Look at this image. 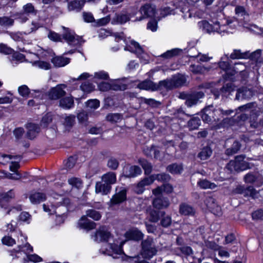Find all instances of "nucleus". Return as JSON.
<instances>
[{
	"instance_id": "23",
	"label": "nucleus",
	"mask_w": 263,
	"mask_h": 263,
	"mask_svg": "<svg viewBox=\"0 0 263 263\" xmlns=\"http://www.w3.org/2000/svg\"><path fill=\"white\" fill-rule=\"evenodd\" d=\"M15 194L13 190H10L7 193L0 194V205L2 208L6 209V203L9 202L11 199L14 198Z\"/></svg>"
},
{
	"instance_id": "6",
	"label": "nucleus",
	"mask_w": 263,
	"mask_h": 263,
	"mask_svg": "<svg viewBox=\"0 0 263 263\" xmlns=\"http://www.w3.org/2000/svg\"><path fill=\"white\" fill-rule=\"evenodd\" d=\"M67 87L65 84H58L55 87H52L49 91L48 95L51 100H58L66 95V91L64 90Z\"/></svg>"
},
{
	"instance_id": "32",
	"label": "nucleus",
	"mask_w": 263,
	"mask_h": 263,
	"mask_svg": "<svg viewBox=\"0 0 263 263\" xmlns=\"http://www.w3.org/2000/svg\"><path fill=\"white\" fill-rule=\"evenodd\" d=\"M235 90V86L232 83H228L220 89V92L222 96L228 97Z\"/></svg>"
},
{
	"instance_id": "29",
	"label": "nucleus",
	"mask_w": 263,
	"mask_h": 263,
	"mask_svg": "<svg viewBox=\"0 0 263 263\" xmlns=\"http://www.w3.org/2000/svg\"><path fill=\"white\" fill-rule=\"evenodd\" d=\"M85 4L84 1H73L69 2L68 4V9L69 11H80Z\"/></svg>"
},
{
	"instance_id": "33",
	"label": "nucleus",
	"mask_w": 263,
	"mask_h": 263,
	"mask_svg": "<svg viewBox=\"0 0 263 263\" xmlns=\"http://www.w3.org/2000/svg\"><path fill=\"white\" fill-rule=\"evenodd\" d=\"M75 123V116L70 115L66 116L64 119L63 124L65 129L69 130Z\"/></svg>"
},
{
	"instance_id": "46",
	"label": "nucleus",
	"mask_w": 263,
	"mask_h": 263,
	"mask_svg": "<svg viewBox=\"0 0 263 263\" xmlns=\"http://www.w3.org/2000/svg\"><path fill=\"white\" fill-rule=\"evenodd\" d=\"M248 54L246 52H242L240 50L235 49L230 55L231 59H245Z\"/></svg>"
},
{
	"instance_id": "52",
	"label": "nucleus",
	"mask_w": 263,
	"mask_h": 263,
	"mask_svg": "<svg viewBox=\"0 0 263 263\" xmlns=\"http://www.w3.org/2000/svg\"><path fill=\"white\" fill-rule=\"evenodd\" d=\"M86 216L89 217L95 220H98L100 219L101 215L99 212L94 210H89L86 212Z\"/></svg>"
},
{
	"instance_id": "40",
	"label": "nucleus",
	"mask_w": 263,
	"mask_h": 263,
	"mask_svg": "<svg viewBox=\"0 0 263 263\" xmlns=\"http://www.w3.org/2000/svg\"><path fill=\"white\" fill-rule=\"evenodd\" d=\"M183 170L182 166L181 164L174 163L169 165L167 167V170L173 174H180Z\"/></svg>"
},
{
	"instance_id": "1",
	"label": "nucleus",
	"mask_w": 263,
	"mask_h": 263,
	"mask_svg": "<svg viewBox=\"0 0 263 263\" xmlns=\"http://www.w3.org/2000/svg\"><path fill=\"white\" fill-rule=\"evenodd\" d=\"M233 112L231 109L224 111L220 108H215L213 105H209L203 109L201 115L204 122L211 123L218 122L224 115H229Z\"/></svg>"
},
{
	"instance_id": "48",
	"label": "nucleus",
	"mask_w": 263,
	"mask_h": 263,
	"mask_svg": "<svg viewBox=\"0 0 263 263\" xmlns=\"http://www.w3.org/2000/svg\"><path fill=\"white\" fill-rule=\"evenodd\" d=\"M158 86V87L164 88L168 89H171L175 87L172 79L160 81L159 82V86Z\"/></svg>"
},
{
	"instance_id": "11",
	"label": "nucleus",
	"mask_w": 263,
	"mask_h": 263,
	"mask_svg": "<svg viewBox=\"0 0 263 263\" xmlns=\"http://www.w3.org/2000/svg\"><path fill=\"white\" fill-rule=\"evenodd\" d=\"M154 181V179L151 176L143 178L135 186V192L138 194H142L145 190V187L151 185Z\"/></svg>"
},
{
	"instance_id": "41",
	"label": "nucleus",
	"mask_w": 263,
	"mask_h": 263,
	"mask_svg": "<svg viewBox=\"0 0 263 263\" xmlns=\"http://www.w3.org/2000/svg\"><path fill=\"white\" fill-rule=\"evenodd\" d=\"M144 152L148 156H152L153 153L155 158L159 159L160 158V151L156 146H152L149 149L147 148L146 149H145Z\"/></svg>"
},
{
	"instance_id": "43",
	"label": "nucleus",
	"mask_w": 263,
	"mask_h": 263,
	"mask_svg": "<svg viewBox=\"0 0 263 263\" xmlns=\"http://www.w3.org/2000/svg\"><path fill=\"white\" fill-rule=\"evenodd\" d=\"M80 88L85 93H90L95 90V86L93 84L86 81L81 85Z\"/></svg>"
},
{
	"instance_id": "13",
	"label": "nucleus",
	"mask_w": 263,
	"mask_h": 263,
	"mask_svg": "<svg viewBox=\"0 0 263 263\" xmlns=\"http://www.w3.org/2000/svg\"><path fill=\"white\" fill-rule=\"evenodd\" d=\"M124 50L135 53L140 58L141 55L142 58L144 57L143 55H142L144 54L142 47L138 43L135 41L131 40L130 42V45H127L124 48Z\"/></svg>"
},
{
	"instance_id": "36",
	"label": "nucleus",
	"mask_w": 263,
	"mask_h": 263,
	"mask_svg": "<svg viewBox=\"0 0 263 263\" xmlns=\"http://www.w3.org/2000/svg\"><path fill=\"white\" fill-rule=\"evenodd\" d=\"M212 154L211 148L209 146L203 147L198 154V157L201 160H206L210 158Z\"/></svg>"
},
{
	"instance_id": "28",
	"label": "nucleus",
	"mask_w": 263,
	"mask_h": 263,
	"mask_svg": "<svg viewBox=\"0 0 263 263\" xmlns=\"http://www.w3.org/2000/svg\"><path fill=\"white\" fill-rule=\"evenodd\" d=\"M74 101L72 97H67L60 100V106L63 108L69 109L73 107Z\"/></svg>"
},
{
	"instance_id": "39",
	"label": "nucleus",
	"mask_w": 263,
	"mask_h": 263,
	"mask_svg": "<svg viewBox=\"0 0 263 263\" xmlns=\"http://www.w3.org/2000/svg\"><path fill=\"white\" fill-rule=\"evenodd\" d=\"M240 144L237 141H235L232 146L226 151V154L228 156L232 155L238 152L240 148Z\"/></svg>"
},
{
	"instance_id": "4",
	"label": "nucleus",
	"mask_w": 263,
	"mask_h": 263,
	"mask_svg": "<svg viewBox=\"0 0 263 263\" xmlns=\"http://www.w3.org/2000/svg\"><path fill=\"white\" fill-rule=\"evenodd\" d=\"M245 157L242 155L238 156L234 160H231L227 165V168L231 172L243 171L249 168V164L244 161Z\"/></svg>"
},
{
	"instance_id": "9",
	"label": "nucleus",
	"mask_w": 263,
	"mask_h": 263,
	"mask_svg": "<svg viewBox=\"0 0 263 263\" xmlns=\"http://www.w3.org/2000/svg\"><path fill=\"white\" fill-rule=\"evenodd\" d=\"M244 181L247 183H255L257 186H260L263 183V177L259 174H255L249 173L246 174L243 178Z\"/></svg>"
},
{
	"instance_id": "14",
	"label": "nucleus",
	"mask_w": 263,
	"mask_h": 263,
	"mask_svg": "<svg viewBox=\"0 0 263 263\" xmlns=\"http://www.w3.org/2000/svg\"><path fill=\"white\" fill-rule=\"evenodd\" d=\"M204 203L207 208L214 214H221V209L215 203V200L212 197H208L204 200Z\"/></svg>"
},
{
	"instance_id": "35",
	"label": "nucleus",
	"mask_w": 263,
	"mask_h": 263,
	"mask_svg": "<svg viewBox=\"0 0 263 263\" xmlns=\"http://www.w3.org/2000/svg\"><path fill=\"white\" fill-rule=\"evenodd\" d=\"M172 80L175 87H178L184 84L186 82V79L184 76L177 74L172 77Z\"/></svg>"
},
{
	"instance_id": "22",
	"label": "nucleus",
	"mask_w": 263,
	"mask_h": 263,
	"mask_svg": "<svg viewBox=\"0 0 263 263\" xmlns=\"http://www.w3.org/2000/svg\"><path fill=\"white\" fill-rule=\"evenodd\" d=\"M29 198L30 202L33 204H39L47 198L44 193L37 192L31 193Z\"/></svg>"
},
{
	"instance_id": "7",
	"label": "nucleus",
	"mask_w": 263,
	"mask_h": 263,
	"mask_svg": "<svg viewBox=\"0 0 263 263\" xmlns=\"http://www.w3.org/2000/svg\"><path fill=\"white\" fill-rule=\"evenodd\" d=\"M127 190L124 187H120L116 189V194L112 197L110 200V205L119 204L126 199Z\"/></svg>"
},
{
	"instance_id": "2",
	"label": "nucleus",
	"mask_w": 263,
	"mask_h": 263,
	"mask_svg": "<svg viewBox=\"0 0 263 263\" xmlns=\"http://www.w3.org/2000/svg\"><path fill=\"white\" fill-rule=\"evenodd\" d=\"M70 203V200L68 198H64L61 196L54 199L52 197H49L48 201L43 205V210L48 214H60V212L57 211V209L60 206L63 209V211L67 210L66 206Z\"/></svg>"
},
{
	"instance_id": "16",
	"label": "nucleus",
	"mask_w": 263,
	"mask_h": 263,
	"mask_svg": "<svg viewBox=\"0 0 263 263\" xmlns=\"http://www.w3.org/2000/svg\"><path fill=\"white\" fill-rule=\"evenodd\" d=\"M142 16L138 20L141 21L145 17H153L155 14V8L150 4H146L140 9Z\"/></svg>"
},
{
	"instance_id": "59",
	"label": "nucleus",
	"mask_w": 263,
	"mask_h": 263,
	"mask_svg": "<svg viewBox=\"0 0 263 263\" xmlns=\"http://www.w3.org/2000/svg\"><path fill=\"white\" fill-rule=\"evenodd\" d=\"M79 122L82 124H86L88 119V115L86 112L82 111L77 115Z\"/></svg>"
},
{
	"instance_id": "61",
	"label": "nucleus",
	"mask_w": 263,
	"mask_h": 263,
	"mask_svg": "<svg viewBox=\"0 0 263 263\" xmlns=\"http://www.w3.org/2000/svg\"><path fill=\"white\" fill-rule=\"evenodd\" d=\"M39 27V24L36 23L32 22L31 24L29 25L26 30L24 32L25 34H29L34 31H35Z\"/></svg>"
},
{
	"instance_id": "45",
	"label": "nucleus",
	"mask_w": 263,
	"mask_h": 263,
	"mask_svg": "<svg viewBox=\"0 0 263 263\" xmlns=\"http://www.w3.org/2000/svg\"><path fill=\"white\" fill-rule=\"evenodd\" d=\"M198 25L200 28L207 33H210L213 31V25L209 24L206 21H201L199 22Z\"/></svg>"
},
{
	"instance_id": "26",
	"label": "nucleus",
	"mask_w": 263,
	"mask_h": 263,
	"mask_svg": "<svg viewBox=\"0 0 263 263\" xmlns=\"http://www.w3.org/2000/svg\"><path fill=\"white\" fill-rule=\"evenodd\" d=\"M102 181L109 186H111L116 182V175L114 172H108L102 176Z\"/></svg>"
},
{
	"instance_id": "60",
	"label": "nucleus",
	"mask_w": 263,
	"mask_h": 263,
	"mask_svg": "<svg viewBox=\"0 0 263 263\" xmlns=\"http://www.w3.org/2000/svg\"><path fill=\"white\" fill-rule=\"evenodd\" d=\"M30 219L31 215L26 212H22L18 217V220L27 222V223H30Z\"/></svg>"
},
{
	"instance_id": "15",
	"label": "nucleus",
	"mask_w": 263,
	"mask_h": 263,
	"mask_svg": "<svg viewBox=\"0 0 263 263\" xmlns=\"http://www.w3.org/2000/svg\"><path fill=\"white\" fill-rule=\"evenodd\" d=\"M23 11L24 14L18 18L20 22L23 23L28 20V17L24 14L29 15V14H36V10L34 6L31 3H28L23 7Z\"/></svg>"
},
{
	"instance_id": "51",
	"label": "nucleus",
	"mask_w": 263,
	"mask_h": 263,
	"mask_svg": "<svg viewBox=\"0 0 263 263\" xmlns=\"http://www.w3.org/2000/svg\"><path fill=\"white\" fill-rule=\"evenodd\" d=\"M107 121L111 122H118L122 120V116L119 114H109L106 117Z\"/></svg>"
},
{
	"instance_id": "10",
	"label": "nucleus",
	"mask_w": 263,
	"mask_h": 263,
	"mask_svg": "<svg viewBox=\"0 0 263 263\" xmlns=\"http://www.w3.org/2000/svg\"><path fill=\"white\" fill-rule=\"evenodd\" d=\"M236 193L243 195L245 196H251L253 198L257 197L258 192L252 186L245 187L244 186H238L236 189Z\"/></svg>"
},
{
	"instance_id": "8",
	"label": "nucleus",
	"mask_w": 263,
	"mask_h": 263,
	"mask_svg": "<svg viewBox=\"0 0 263 263\" xmlns=\"http://www.w3.org/2000/svg\"><path fill=\"white\" fill-rule=\"evenodd\" d=\"M112 236L106 227H100L96 232L95 240L97 241H107Z\"/></svg>"
},
{
	"instance_id": "20",
	"label": "nucleus",
	"mask_w": 263,
	"mask_h": 263,
	"mask_svg": "<svg viewBox=\"0 0 263 263\" xmlns=\"http://www.w3.org/2000/svg\"><path fill=\"white\" fill-rule=\"evenodd\" d=\"M111 186H109L102 181L97 182L96 184L95 191L96 193H101L103 195L108 194L111 190Z\"/></svg>"
},
{
	"instance_id": "25",
	"label": "nucleus",
	"mask_w": 263,
	"mask_h": 263,
	"mask_svg": "<svg viewBox=\"0 0 263 263\" xmlns=\"http://www.w3.org/2000/svg\"><path fill=\"white\" fill-rule=\"evenodd\" d=\"M70 59L67 58H65L62 56H58L54 57L51 60V62L53 64L57 67H63L69 64Z\"/></svg>"
},
{
	"instance_id": "31",
	"label": "nucleus",
	"mask_w": 263,
	"mask_h": 263,
	"mask_svg": "<svg viewBox=\"0 0 263 263\" xmlns=\"http://www.w3.org/2000/svg\"><path fill=\"white\" fill-rule=\"evenodd\" d=\"M179 212L184 215H193L195 210L191 205L186 203H182L180 205Z\"/></svg>"
},
{
	"instance_id": "56",
	"label": "nucleus",
	"mask_w": 263,
	"mask_h": 263,
	"mask_svg": "<svg viewBox=\"0 0 263 263\" xmlns=\"http://www.w3.org/2000/svg\"><path fill=\"white\" fill-rule=\"evenodd\" d=\"M197 102V99L196 98V97L193 96L192 93H191L188 96V98L185 101V104L187 107H191L192 106L196 104Z\"/></svg>"
},
{
	"instance_id": "18",
	"label": "nucleus",
	"mask_w": 263,
	"mask_h": 263,
	"mask_svg": "<svg viewBox=\"0 0 263 263\" xmlns=\"http://www.w3.org/2000/svg\"><path fill=\"white\" fill-rule=\"evenodd\" d=\"M124 236L126 240H139L144 237V234L138 229H132L127 231Z\"/></svg>"
},
{
	"instance_id": "44",
	"label": "nucleus",
	"mask_w": 263,
	"mask_h": 263,
	"mask_svg": "<svg viewBox=\"0 0 263 263\" xmlns=\"http://www.w3.org/2000/svg\"><path fill=\"white\" fill-rule=\"evenodd\" d=\"M139 162L144 170L145 174H149L152 171V165L147 160L144 159L139 160Z\"/></svg>"
},
{
	"instance_id": "17",
	"label": "nucleus",
	"mask_w": 263,
	"mask_h": 263,
	"mask_svg": "<svg viewBox=\"0 0 263 263\" xmlns=\"http://www.w3.org/2000/svg\"><path fill=\"white\" fill-rule=\"evenodd\" d=\"M153 205L156 209H162L167 208L170 205V202L167 198L160 196L153 200Z\"/></svg>"
},
{
	"instance_id": "47",
	"label": "nucleus",
	"mask_w": 263,
	"mask_h": 263,
	"mask_svg": "<svg viewBox=\"0 0 263 263\" xmlns=\"http://www.w3.org/2000/svg\"><path fill=\"white\" fill-rule=\"evenodd\" d=\"M187 124L190 130L196 129L200 124V120L198 118H193L188 122Z\"/></svg>"
},
{
	"instance_id": "21",
	"label": "nucleus",
	"mask_w": 263,
	"mask_h": 263,
	"mask_svg": "<svg viewBox=\"0 0 263 263\" xmlns=\"http://www.w3.org/2000/svg\"><path fill=\"white\" fill-rule=\"evenodd\" d=\"M79 226L83 229L87 230H90L96 228L95 222L89 220L86 216H83L78 222Z\"/></svg>"
},
{
	"instance_id": "64",
	"label": "nucleus",
	"mask_w": 263,
	"mask_h": 263,
	"mask_svg": "<svg viewBox=\"0 0 263 263\" xmlns=\"http://www.w3.org/2000/svg\"><path fill=\"white\" fill-rule=\"evenodd\" d=\"M48 38L54 42H61L62 41L61 36L53 31H50L48 34Z\"/></svg>"
},
{
	"instance_id": "27",
	"label": "nucleus",
	"mask_w": 263,
	"mask_h": 263,
	"mask_svg": "<svg viewBox=\"0 0 263 263\" xmlns=\"http://www.w3.org/2000/svg\"><path fill=\"white\" fill-rule=\"evenodd\" d=\"M138 87L142 89L151 90L153 91L157 90L158 88V85L154 84L150 80H145L140 83L138 85Z\"/></svg>"
},
{
	"instance_id": "54",
	"label": "nucleus",
	"mask_w": 263,
	"mask_h": 263,
	"mask_svg": "<svg viewBox=\"0 0 263 263\" xmlns=\"http://www.w3.org/2000/svg\"><path fill=\"white\" fill-rule=\"evenodd\" d=\"M19 94L23 97H27L30 93L29 88L25 85L20 86L18 88Z\"/></svg>"
},
{
	"instance_id": "42",
	"label": "nucleus",
	"mask_w": 263,
	"mask_h": 263,
	"mask_svg": "<svg viewBox=\"0 0 263 263\" xmlns=\"http://www.w3.org/2000/svg\"><path fill=\"white\" fill-rule=\"evenodd\" d=\"M129 20V17L125 14H116L113 18V21L119 24H124Z\"/></svg>"
},
{
	"instance_id": "55",
	"label": "nucleus",
	"mask_w": 263,
	"mask_h": 263,
	"mask_svg": "<svg viewBox=\"0 0 263 263\" xmlns=\"http://www.w3.org/2000/svg\"><path fill=\"white\" fill-rule=\"evenodd\" d=\"M68 183L73 187L80 188L82 185V182L78 178H71L68 179Z\"/></svg>"
},
{
	"instance_id": "19",
	"label": "nucleus",
	"mask_w": 263,
	"mask_h": 263,
	"mask_svg": "<svg viewBox=\"0 0 263 263\" xmlns=\"http://www.w3.org/2000/svg\"><path fill=\"white\" fill-rule=\"evenodd\" d=\"M253 95L252 90L247 88H241L237 90L235 99L243 100L250 99Z\"/></svg>"
},
{
	"instance_id": "49",
	"label": "nucleus",
	"mask_w": 263,
	"mask_h": 263,
	"mask_svg": "<svg viewBox=\"0 0 263 263\" xmlns=\"http://www.w3.org/2000/svg\"><path fill=\"white\" fill-rule=\"evenodd\" d=\"M153 177L154 180H157L162 182H167L170 180L171 177L168 174L166 173H161L156 175H151Z\"/></svg>"
},
{
	"instance_id": "30",
	"label": "nucleus",
	"mask_w": 263,
	"mask_h": 263,
	"mask_svg": "<svg viewBox=\"0 0 263 263\" xmlns=\"http://www.w3.org/2000/svg\"><path fill=\"white\" fill-rule=\"evenodd\" d=\"M246 69V66L244 64L241 63H236L233 68L232 71L230 72V74L233 76L239 73L243 76H247Z\"/></svg>"
},
{
	"instance_id": "34",
	"label": "nucleus",
	"mask_w": 263,
	"mask_h": 263,
	"mask_svg": "<svg viewBox=\"0 0 263 263\" xmlns=\"http://www.w3.org/2000/svg\"><path fill=\"white\" fill-rule=\"evenodd\" d=\"M109 246L112 252V254L110 255L112 256L113 258H119L118 255H122L123 254V252L121 246H118L113 243H110Z\"/></svg>"
},
{
	"instance_id": "53",
	"label": "nucleus",
	"mask_w": 263,
	"mask_h": 263,
	"mask_svg": "<svg viewBox=\"0 0 263 263\" xmlns=\"http://www.w3.org/2000/svg\"><path fill=\"white\" fill-rule=\"evenodd\" d=\"M14 20L7 16L0 17V25L3 26H12Z\"/></svg>"
},
{
	"instance_id": "24",
	"label": "nucleus",
	"mask_w": 263,
	"mask_h": 263,
	"mask_svg": "<svg viewBox=\"0 0 263 263\" xmlns=\"http://www.w3.org/2000/svg\"><path fill=\"white\" fill-rule=\"evenodd\" d=\"M27 137L30 139L34 138L40 131L39 126L35 124L29 123L27 125Z\"/></svg>"
},
{
	"instance_id": "3",
	"label": "nucleus",
	"mask_w": 263,
	"mask_h": 263,
	"mask_svg": "<svg viewBox=\"0 0 263 263\" xmlns=\"http://www.w3.org/2000/svg\"><path fill=\"white\" fill-rule=\"evenodd\" d=\"M141 255L146 259H151L157 253V249L155 246L153 238L148 237L141 242Z\"/></svg>"
},
{
	"instance_id": "50",
	"label": "nucleus",
	"mask_w": 263,
	"mask_h": 263,
	"mask_svg": "<svg viewBox=\"0 0 263 263\" xmlns=\"http://www.w3.org/2000/svg\"><path fill=\"white\" fill-rule=\"evenodd\" d=\"M119 161L114 157L110 158L108 159L107 163V167L112 170H117L119 166Z\"/></svg>"
},
{
	"instance_id": "63",
	"label": "nucleus",
	"mask_w": 263,
	"mask_h": 263,
	"mask_svg": "<svg viewBox=\"0 0 263 263\" xmlns=\"http://www.w3.org/2000/svg\"><path fill=\"white\" fill-rule=\"evenodd\" d=\"M52 120V115L50 113H48L45 115L42 118L41 124L44 126H46Z\"/></svg>"
},
{
	"instance_id": "57",
	"label": "nucleus",
	"mask_w": 263,
	"mask_h": 263,
	"mask_svg": "<svg viewBox=\"0 0 263 263\" xmlns=\"http://www.w3.org/2000/svg\"><path fill=\"white\" fill-rule=\"evenodd\" d=\"M86 105L91 109H96L100 106V101L97 99L89 100L86 102Z\"/></svg>"
},
{
	"instance_id": "37",
	"label": "nucleus",
	"mask_w": 263,
	"mask_h": 263,
	"mask_svg": "<svg viewBox=\"0 0 263 263\" xmlns=\"http://www.w3.org/2000/svg\"><path fill=\"white\" fill-rule=\"evenodd\" d=\"M13 159H19L20 157L17 156H12L10 155L1 154H0V163L5 165L9 162L10 160Z\"/></svg>"
},
{
	"instance_id": "12",
	"label": "nucleus",
	"mask_w": 263,
	"mask_h": 263,
	"mask_svg": "<svg viewBox=\"0 0 263 263\" xmlns=\"http://www.w3.org/2000/svg\"><path fill=\"white\" fill-rule=\"evenodd\" d=\"M141 173V168L137 165H127L123 168L124 175L127 178L135 177Z\"/></svg>"
},
{
	"instance_id": "62",
	"label": "nucleus",
	"mask_w": 263,
	"mask_h": 263,
	"mask_svg": "<svg viewBox=\"0 0 263 263\" xmlns=\"http://www.w3.org/2000/svg\"><path fill=\"white\" fill-rule=\"evenodd\" d=\"M159 219V212L152 210L149 212V220L153 222H157Z\"/></svg>"
},
{
	"instance_id": "5",
	"label": "nucleus",
	"mask_w": 263,
	"mask_h": 263,
	"mask_svg": "<svg viewBox=\"0 0 263 263\" xmlns=\"http://www.w3.org/2000/svg\"><path fill=\"white\" fill-rule=\"evenodd\" d=\"M64 32L63 33V38L65 39L69 45L72 46H76L81 45L84 41L82 38L76 35L74 32L68 28L63 27Z\"/></svg>"
},
{
	"instance_id": "38",
	"label": "nucleus",
	"mask_w": 263,
	"mask_h": 263,
	"mask_svg": "<svg viewBox=\"0 0 263 263\" xmlns=\"http://www.w3.org/2000/svg\"><path fill=\"white\" fill-rule=\"evenodd\" d=\"M197 184L202 189H214L217 187V185L214 183L211 182L205 179L199 181L197 182Z\"/></svg>"
},
{
	"instance_id": "58",
	"label": "nucleus",
	"mask_w": 263,
	"mask_h": 263,
	"mask_svg": "<svg viewBox=\"0 0 263 263\" xmlns=\"http://www.w3.org/2000/svg\"><path fill=\"white\" fill-rule=\"evenodd\" d=\"M180 52V50L178 49H173L171 50H168L162 54V57L165 58H170L177 55Z\"/></svg>"
}]
</instances>
